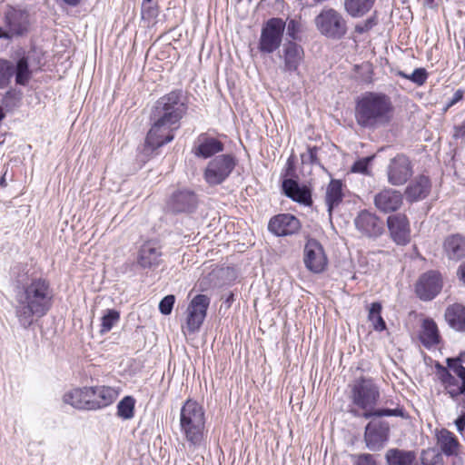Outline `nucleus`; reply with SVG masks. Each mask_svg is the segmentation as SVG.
I'll use <instances>...</instances> for the list:
<instances>
[{"mask_svg":"<svg viewBox=\"0 0 465 465\" xmlns=\"http://www.w3.org/2000/svg\"><path fill=\"white\" fill-rule=\"evenodd\" d=\"M25 270L18 265L12 271L16 282L14 309L20 326L28 329L35 318H42L50 311L54 292L49 282L44 278H34L30 282L22 284L27 273Z\"/></svg>","mask_w":465,"mask_h":465,"instance_id":"1","label":"nucleus"},{"mask_svg":"<svg viewBox=\"0 0 465 465\" xmlns=\"http://www.w3.org/2000/svg\"><path fill=\"white\" fill-rule=\"evenodd\" d=\"M392 114L391 100L385 94L368 92L356 102L355 119L361 127L374 130L385 126Z\"/></svg>","mask_w":465,"mask_h":465,"instance_id":"2","label":"nucleus"},{"mask_svg":"<svg viewBox=\"0 0 465 465\" xmlns=\"http://www.w3.org/2000/svg\"><path fill=\"white\" fill-rule=\"evenodd\" d=\"M180 430L193 450L199 448L205 434V411L194 400L188 399L180 411Z\"/></svg>","mask_w":465,"mask_h":465,"instance_id":"3","label":"nucleus"},{"mask_svg":"<svg viewBox=\"0 0 465 465\" xmlns=\"http://www.w3.org/2000/svg\"><path fill=\"white\" fill-rule=\"evenodd\" d=\"M188 110L186 99L182 90H173L160 97L154 104L151 119H160L174 127L180 126V121Z\"/></svg>","mask_w":465,"mask_h":465,"instance_id":"4","label":"nucleus"},{"mask_svg":"<svg viewBox=\"0 0 465 465\" xmlns=\"http://www.w3.org/2000/svg\"><path fill=\"white\" fill-rule=\"evenodd\" d=\"M320 34L329 39L340 40L347 33V22L343 15L332 7L323 8L314 18Z\"/></svg>","mask_w":465,"mask_h":465,"instance_id":"5","label":"nucleus"},{"mask_svg":"<svg viewBox=\"0 0 465 465\" xmlns=\"http://www.w3.org/2000/svg\"><path fill=\"white\" fill-rule=\"evenodd\" d=\"M379 398V387L371 378L360 377L351 386L352 403L365 411L372 410Z\"/></svg>","mask_w":465,"mask_h":465,"instance_id":"6","label":"nucleus"},{"mask_svg":"<svg viewBox=\"0 0 465 465\" xmlns=\"http://www.w3.org/2000/svg\"><path fill=\"white\" fill-rule=\"evenodd\" d=\"M286 22L282 18L273 17L269 19L261 31L258 44L259 50L263 54H272L276 51L282 42Z\"/></svg>","mask_w":465,"mask_h":465,"instance_id":"7","label":"nucleus"},{"mask_svg":"<svg viewBox=\"0 0 465 465\" xmlns=\"http://www.w3.org/2000/svg\"><path fill=\"white\" fill-rule=\"evenodd\" d=\"M152 120L153 124L147 133L143 148L146 154H150L157 148L172 142L174 138V131L179 128L160 119Z\"/></svg>","mask_w":465,"mask_h":465,"instance_id":"8","label":"nucleus"},{"mask_svg":"<svg viewBox=\"0 0 465 465\" xmlns=\"http://www.w3.org/2000/svg\"><path fill=\"white\" fill-rule=\"evenodd\" d=\"M235 166L234 158L229 154H222L209 162L204 170V179L211 186L223 183Z\"/></svg>","mask_w":465,"mask_h":465,"instance_id":"9","label":"nucleus"},{"mask_svg":"<svg viewBox=\"0 0 465 465\" xmlns=\"http://www.w3.org/2000/svg\"><path fill=\"white\" fill-rule=\"evenodd\" d=\"M210 298L204 294H197L193 298L187 308L186 331L194 333L199 331L207 313Z\"/></svg>","mask_w":465,"mask_h":465,"instance_id":"10","label":"nucleus"},{"mask_svg":"<svg viewBox=\"0 0 465 465\" xmlns=\"http://www.w3.org/2000/svg\"><path fill=\"white\" fill-rule=\"evenodd\" d=\"M305 267L313 273L322 272L328 264V259L322 245L315 239H309L303 250Z\"/></svg>","mask_w":465,"mask_h":465,"instance_id":"11","label":"nucleus"},{"mask_svg":"<svg viewBox=\"0 0 465 465\" xmlns=\"http://www.w3.org/2000/svg\"><path fill=\"white\" fill-rule=\"evenodd\" d=\"M354 224L356 229L368 238H377L384 232L383 221L368 210H362L358 213Z\"/></svg>","mask_w":465,"mask_h":465,"instance_id":"12","label":"nucleus"},{"mask_svg":"<svg viewBox=\"0 0 465 465\" xmlns=\"http://www.w3.org/2000/svg\"><path fill=\"white\" fill-rule=\"evenodd\" d=\"M390 428L385 421H371L365 427L364 441L370 450L377 451L383 448L389 438Z\"/></svg>","mask_w":465,"mask_h":465,"instance_id":"13","label":"nucleus"},{"mask_svg":"<svg viewBox=\"0 0 465 465\" xmlns=\"http://www.w3.org/2000/svg\"><path fill=\"white\" fill-rule=\"evenodd\" d=\"M388 182L395 186L404 184L411 176V162L403 154L392 158L387 168Z\"/></svg>","mask_w":465,"mask_h":465,"instance_id":"14","label":"nucleus"},{"mask_svg":"<svg viewBox=\"0 0 465 465\" xmlns=\"http://www.w3.org/2000/svg\"><path fill=\"white\" fill-rule=\"evenodd\" d=\"M440 274L435 271L423 273L416 283V293L423 301L432 300L441 290Z\"/></svg>","mask_w":465,"mask_h":465,"instance_id":"15","label":"nucleus"},{"mask_svg":"<svg viewBox=\"0 0 465 465\" xmlns=\"http://www.w3.org/2000/svg\"><path fill=\"white\" fill-rule=\"evenodd\" d=\"M387 226L393 242L398 245H406L411 241V227L407 216L396 213L387 218Z\"/></svg>","mask_w":465,"mask_h":465,"instance_id":"16","label":"nucleus"},{"mask_svg":"<svg viewBox=\"0 0 465 465\" xmlns=\"http://www.w3.org/2000/svg\"><path fill=\"white\" fill-rule=\"evenodd\" d=\"M4 23L10 39L25 34L29 25V15L26 11L10 7L4 16Z\"/></svg>","mask_w":465,"mask_h":465,"instance_id":"17","label":"nucleus"},{"mask_svg":"<svg viewBox=\"0 0 465 465\" xmlns=\"http://www.w3.org/2000/svg\"><path fill=\"white\" fill-rule=\"evenodd\" d=\"M162 246L156 241L143 242L137 254V263L143 269H154L162 263Z\"/></svg>","mask_w":465,"mask_h":465,"instance_id":"18","label":"nucleus"},{"mask_svg":"<svg viewBox=\"0 0 465 465\" xmlns=\"http://www.w3.org/2000/svg\"><path fill=\"white\" fill-rule=\"evenodd\" d=\"M198 204L197 195L193 191L182 189L175 191L168 201V208L175 213H191Z\"/></svg>","mask_w":465,"mask_h":465,"instance_id":"19","label":"nucleus"},{"mask_svg":"<svg viewBox=\"0 0 465 465\" xmlns=\"http://www.w3.org/2000/svg\"><path fill=\"white\" fill-rule=\"evenodd\" d=\"M300 227V221L290 213L278 214L272 217L268 224L269 231L277 236L294 234Z\"/></svg>","mask_w":465,"mask_h":465,"instance_id":"20","label":"nucleus"},{"mask_svg":"<svg viewBox=\"0 0 465 465\" xmlns=\"http://www.w3.org/2000/svg\"><path fill=\"white\" fill-rule=\"evenodd\" d=\"M375 207L383 213L398 211L403 203V196L401 192L386 188L374 196Z\"/></svg>","mask_w":465,"mask_h":465,"instance_id":"21","label":"nucleus"},{"mask_svg":"<svg viewBox=\"0 0 465 465\" xmlns=\"http://www.w3.org/2000/svg\"><path fill=\"white\" fill-rule=\"evenodd\" d=\"M91 411H97L111 405L117 398L118 392L109 386L89 387Z\"/></svg>","mask_w":465,"mask_h":465,"instance_id":"22","label":"nucleus"},{"mask_svg":"<svg viewBox=\"0 0 465 465\" xmlns=\"http://www.w3.org/2000/svg\"><path fill=\"white\" fill-rule=\"evenodd\" d=\"M284 194L294 202L306 206L312 204L311 190L306 186H301L297 181L288 178L282 181Z\"/></svg>","mask_w":465,"mask_h":465,"instance_id":"23","label":"nucleus"},{"mask_svg":"<svg viewBox=\"0 0 465 465\" xmlns=\"http://www.w3.org/2000/svg\"><path fill=\"white\" fill-rule=\"evenodd\" d=\"M223 143L220 140L202 134L198 136L193 151L197 157L207 159L223 152Z\"/></svg>","mask_w":465,"mask_h":465,"instance_id":"24","label":"nucleus"},{"mask_svg":"<svg viewBox=\"0 0 465 465\" xmlns=\"http://www.w3.org/2000/svg\"><path fill=\"white\" fill-rule=\"evenodd\" d=\"M303 48L293 41H288L282 48L283 71L296 72L303 60Z\"/></svg>","mask_w":465,"mask_h":465,"instance_id":"25","label":"nucleus"},{"mask_svg":"<svg viewBox=\"0 0 465 465\" xmlns=\"http://www.w3.org/2000/svg\"><path fill=\"white\" fill-rule=\"evenodd\" d=\"M89 387L75 388L63 396V401L74 409L91 411Z\"/></svg>","mask_w":465,"mask_h":465,"instance_id":"26","label":"nucleus"},{"mask_svg":"<svg viewBox=\"0 0 465 465\" xmlns=\"http://www.w3.org/2000/svg\"><path fill=\"white\" fill-rule=\"evenodd\" d=\"M438 378L452 399L462 394L460 379L447 367L438 366Z\"/></svg>","mask_w":465,"mask_h":465,"instance_id":"27","label":"nucleus"},{"mask_svg":"<svg viewBox=\"0 0 465 465\" xmlns=\"http://www.w3.org/2000/svg\"><path fill=\"white\" fill-rule=\"evenodd\" d=\"M445 320L449 326L458 331H465V306L454 303L447 307Z\"/></svg>","mask_w":465,"mask_h":465,"instance_id":"28","label":"nucleus"},{"mask_svg":"<svg viewBox=\"0 0 465 465\" xmlns=\"http://www.w3.org/2000/svg\"><path fill=\"white\" fill-rule=\"evenodd\" d=\"M444 251L451 260H460L465 257V237L460 234H453L446 238Z\"/></svg>","mask_w":465,"mask_h":465,"instance_id":"29","label":"nucleus"},{"mask_svg":"<svg viewBox=\"0 0 465 465\" xmlns=\"http://www.w3.org/2000/svg\"><path fill=\"white\" fill-rule=\"evenodd\" d=\"M342 198L341 181L332 179L328 184L325 193V203L330 215H331L333 209L341 203Z\"/></svg>","mask_w":465,"mask_h":465,"instance_id":"30","label":"nucleus"},{"mask_svg":"<svg viewBox=\"0 0 465 465\" xmlns=\"http://www.w3.org/2000/svg\"><path fill=\"white\" fill-rule=\"evenodd\" d=\"M430 189V183L429 178L421 175L407 187L406 195L411 201H419L428 195Z\"/></svg>","mask_w":465,"mask_h":465,"instance_id":"31","label":"nucleus"},{"mask_svg":"<svg viewBox=\"0 0 465 465\" xmlns=\"http://www.w3.org/2000/svg\"><path fill=\"white\" fill-rule=\"evenodd\" d=\"M420 340L426 348H431L440 343L439 330L432 319H425L423 321Z\"/></svg>","mask_w":465,"mask_h":465,"instance_id":"32","label":"nucleus"},{"mask_svg":"<svg viewBox=\"0 0 465 465\" xmlns=\"http://www.w3.org/2000/svg\"><path fill=\"white\" fill-rule=\"evenodd\" d=\"M375 1L376 0H344V10L353 18L362 17L371 11Z\"/></svg>","mask_w":465,"mask_h":465,"instance_id":"33","label":"nucleus"},{"mask_svg":"<svg viewBox=\"0 0 465 465\" xmlns=\"http://www.w3.org/2000/svg\"><path fill=\"white\" fill-rule=\"evenodd\" d=\"M388 465H411L415 460V453L411 450L390 449L385 454Z\"/></svg>","mask_w":465,"mask_h":465,"instance_id":"34","label":"nucleus"},{"mask_svg":"<svg viewBox=\"0 0 465 465\" xmlns=\"http://www.w3.org/2000/svg\"><path fill=\"white\" fill-rule=\"evenodd\" d=\"M438 444L446 456L456 454L460 445L455 435L445 429L441 430L438 435Z\"/></svg>","mask_w":465,"mask_h":465,"instance_id":"35","label":"nucleus"},{"mask_svg":"<svg viewBox=\"0 0 465 465\" xmlns=\"http://www.w3.org/2000/svg\"><path fill=\"white\" fill-rule=\"evenodd\" d=\"M401 417V418H406V411L403 407L400 406V404H396V407L392 409L385 408V409H377L364 411L362 413V417L365 419H370L371 417Z\"/></svg>","mask_w":465,"mask_h":465,"instance_id":"36","label":"nucleus"},{"mask_svg":"<svg viewBox=\"0 0 465 465\" xmlns=\"http://www.w3.org/2000/svg\"><path fill=\"white\" fill-rule=\"evenodd\" d=\"M15 83L19 85H26L31 78L28 61L25 57L20 58L15 66Z\"/></svg>","mask_w":465,"mask_h":465,"instance_id":"37","label":"nucleus"},{"mask_svg":"<svg viewBox=\"0 0 465 465\" xmlns=\"http://www.w3.org/2000/svg\"><path fill=\"white\" fill-rule=\"evenodd\" d=\"M135 400L132 396L124 397L117 404V416L123 420H131L134 416Z\"/></svg>","mask_w":465,"mask_h":465,"instance_id":"38","label":"nucleus"},{"mask_svg":"<svg viewBox=\"0 0 465 465\" xmlns=\"http://www.w3.org/2000/svg\"><path fill=\"white\" fill-rule=\"evenodd\" d=\"M381 304L380 302H372L369 310V321L372 322L375 331H381L386 329V323L381 315Z\"/></svg>","mask_w":465,"mask_h":465,"instance_id":"39","label":"nucleus"},{"mask_svg":"<svg viewBox=\"0 0 465 465\" xmlns=\"http://www.w3.org/2000/svg\"><path fill=\"white\" fill-rule=\"evenodd\" d=\"M120 313L118 311L114 309H108L101 319V329L100 333L104 334L110 331L113 327L119 322Z\"/></svg>","mask_w":465,"mask_h":465,"instance_id":"40","label":"nucleus"},{"mask_svg":"<svg viewBox=\"0 0 465 465\" xmlns=\"http://www.w3.org/2000/svg\"><path fill=\"white\" fill-rule=\"evenodd\" d=\"M448 368L460 379V388L462 394H465V367L458 358L447 359Z\"/></svg>","mask_w":465,"mask_h":465,"instance_id":"41","label":"nucleus"},{"mask_svg":"<svg viewBox=\"0 0 465 465\" xmlns=\"http://www.w3.org/2000/svg\"><path fill=\"white\" fill-rule=\"evenodd\" d=\"M15 74V65L12 62L0 59V88L8 85Z\"/></svg>","mask_w":465,"mask_h":465,"instance_id":"42","label":"nucleus"},{"mask_svg":"<svg viewBox=\"0 0 465 465\" xmlns=\"http://www.w3.org/2000/svg\"><path fill=\"white\" fill-rule=\"evenodd\" d=\"M397 74L411 81L419 86L424 84L428 78V73L424 68H416L411 74L399 71Z\"/></svg>","mask_w":465,"mask_h":465,"instance_id":"43","label":"nucleus"},{"mask_svg":"<svg viewBox=\"0 0 465 465\" xmlns=\"http://www.w3.org/2000/svg\"><path fill=\"white\" fill-rule=\"evenodd\" d=\"M141 15L143 20L152 21L158 15V8L153 0H143L141 7Z\"/></svg>","mask_w":465,"mask_h":465,"instance_id":"44","label":"nucleus"},{"mask_svg":"<svg viewBox=\"0 0 465 465\" xmlns=\"http://www.w3.org/2000/svg\"><path fill=\"white\" fill-rule=\"evenodd\" d=\"M376 25H377V17H376V15L374 14L368 19H366L361 23H358L355 25L354 30L356 33L361 35V34H364V33L371 30Z\"/></svg>","mask_w":465,"mask_h":465,"instance_id":"45","label":"nucleus"},{"mask_svg":"<svg viewBox=\"0 0 465 465\" xmlns=\"http://www.w3.org/2000/svg\"><path fill=\"white\" fill-rule=\"evenodd\" d=\"M318 148L316 146L308 147L307 152L301 155L303 164H320L317 158Z\"/></svg>","mask_w":465,"mask_h":465,"instance_id":"46","label":"nucleus"},{"mask_svg":"<svg viewBox=\"0 0 465 465\" xmlns=\"http://www.w3.org/2000/svg\"><path fill=\"white\" fill-rule=\"evenodd\" d=\"M287 35L292 39L291 41H295L298 39V34L302 31V25L300 21L296 19H290L287 23Z\"/></svg>","mask_w":465,"mask_h":465,"instance_id":"47","label":"nucleus"},{"mask_svg":"<svg viewBox=\"0 0 465 465\" xmlns=\"http://www.w3.org/2000/svg\"><path fill=\"white\" fill-rule=\"evenodd\" d=\"M175 297L173 295H167L163 298L159 303V310L163 315H169L172 312Z\"/></svg>","mask_w":465,"mask_h":465,"instance_id":"48","label":"nucleus"},{"mask_svg":"<svg viewBox=\"0 0 465 465\" xmlns=\"http://www.w3.org/2000/svg\"><path fill=\"white\" fill-rule=\"evenodd\" d=\"M353 465H377L374 457L369 453L352 456Z\"/></svg>","mask_w":465,"mask_h":465,"instance_id":"49","label":"nucleus"},{"mask_svg":"<svg viewBox=\"0 0 465 465\" xmlns=\"http://www.w3.org/2000/svg\"><path fill=\"white\" fill-rule=\"evenodd\" d=\"M373 157H365L355 162L351 166V172L359 173H367L368 166Z\"/></svg>","mask_w":465,"mask_h":465,"instance_id":"50","label":"nucleus"},{"mask_svg":"<svg viewBox=\"0 0 465 465\" xmlns=\"http://www.w3.org/2000/svg\"><path fill=\"white\" fill-rule=\"evenodd\" d=\"M464 94H465V91L462 90V89H458L454 94L452 95L451 98H450L444 108H443V111L446 112L448 109H450V107H452L454 104H456L457 103H459L460 100H462L463 96H464Z\"/></svg>","mask_w":465,"mask_h":465,"instance_id":"51","label":"nucleus"},{"mask_svg":"<svg viewBox=\"0 0 465 465\" xmlns=\"http://www.w3.org/2000/svg\"><path fill=\"white\" fill-rule=\"evenodd\" d=\"M453 136L455 138H462L465 136V120L460 124L454 127Z\"/></svg>","mask_w":465,"mask_h":465,"instance_id":"52","label":"nucleus"},{"mask_svg":"<svg viewBox=\"0 0 465 465\" xmlns=\"http://www.w3.org/2000/svg\"><path fill=\"white\" fill-rule=\"evenodd\" d=\"M455 425L459 432H462L465 429V412L461 413L456 420Z\"/></svg>","mask_w":465,"mask_h":465,"instance_id":"53","label":"nucleus"},{"mask_svg":"<svg viewBox=\"0 0 465 465\" xmlns=\"http://www.w3.org/2000/svg\"><path fill=\"white\" fill-rule=\"evenodd\" d=\"M460 280L465 283V262L461 264L458 270Z\"/></svg>","mask_w":465,"mask_h":465,"instance_id":"54","label":"nucleus"},{"mask_svg":"<svg viewBox=\"0 0 465 465\" xmlns=\"http://www.w3.org/2000/svg\"><path fill=\"white\" fill-rule=\"evenodd\" d=\"M2 38H4V39H10V36H9L7 31H6L5 26V27H1L0 26V39H2Z\"/></svg>","mask_w":465,"mask_h":465,"instance_id":"55","label":"nucleus"},{"mask_svg":"<svg viewBox=\"0 0 465 465\" xmlns=\"http://www.w3.org/2000/svg\"><path fill=\"white\" fill-rule=\"evenodd\" d=\"M63 1L72 6H75L80 3V0H63Z\"/></svg>","mask_w":465,"mask_h":465,"instance_id":"56","label":"nucleus"},{"mask_svg":"<svg viewBox=\"0 0 465 465\" xmlns=\"http://www.w3.org/2000/svg\"><path fill=\"white\" fill-rule=\"evenodd\" d=\"M233 301V293H229V295L227 296L225 302L227 303H229V305L232 303V302Z\"/></svg>","mask_w":465,"mask_h":465,"instance_id":"57","label":"nucleus"},{"mask_svg":"<svg viewBox=\"0 0 465 465\" xmlns=\"http://www.w3.org/2000/svg\"><path fill=\"white\" fill-rule=\"evenodd\" d=\"M5 118V113L3 111V108L0 107V122Z\"/></svg>","mask_w":465,"mask_h":465,"instance_id":"58","label":"nucleus"},{"mask_svg":"<svg viewBox=\"0 0 465 465\" xmlns=\"http://www.w3.org/2000/svg\"><path fill=\"white\" fill-rule=\"evenodd\" d=\"M385 403H386V404H390V405H391V406H395V407H396V404H397V403H396V402H394L393 401H386V402H385Z\"/></svg>","mask_w":465,"mask_h":465,"instance_id":"59","label":"nucleus"}]
</instances>
